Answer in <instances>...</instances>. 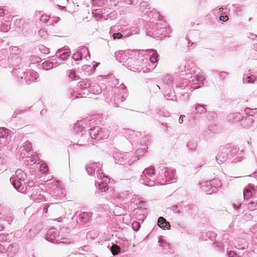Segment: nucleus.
<instances>
[{
    "instance_id": "16",
    "label": "nucleus",
    "mask_w": 257,
    "mask_h": 257,
    "mask_svg": "<svg viewBox=\"0 0 257 257\" xmlns=\"http://www.w3.org/2000/svg\"><path fill=\"white\" fill-rule=\"evenodd\" d=\"M109 181V179L103 174L95 181V185H97L98 188L102 192H105L108 189Z\"/></svg>"
},
{
    "instance_id": "5",
    "label": "nucleus",
    "mask_w": 257,
    "mask_h": 257,
    "mask_svg": "<svg viewBox=\"0 0 257 257\" xmlns=\"http://www.w3.org/2000/svg\"><path fill=\"white\" fill-rule=\"evenodd\" d=\"M27 178L26 174L22 170L18 169L15 172V175L10 178V182L14 187L19 192H26V189L22 182H24Z\"/></svg>"
},
{
    "instance_id": "27",
    "label": "nucleus",
    "mask_w": 257,
    "mask_h": 257,
    "mask_svg": "<svg viewBox=\"0 0 257 257\" xmlns=\"http://www.w3.org/2000/svg\"><path fill=\"white\" fill-rule=\"evenodd\" d=\"M159 245L163 248L165 253L171 252L172 248L169 243L167 242L161 236L159 238Z\"/></svg>"
},
{
    "instance_id": "23",
    "label": "nucleus",
    "mask_w": 257,
    "mask_h": 257,
    "mask_svg": "<svg viewBox=\"0 0 257 257\" xmlns=\"http://www.w3.org/2000/svg\"><path fill=\"white\" fill-rule=\"evenodd\" d=\"M242 116L243 115L240 112L231 113L228 115L227 119L229 121L232 123H240Z\"/></svg>"
},
{
    "instance_id": "20",
    "label": "nucleus",
    "mask_w": 257,
    "mask_h": 257,
    "mask_svg": "<svg viewBox=\"0 0 257 257\" xmlns=\"http://www.w3.org/2000/svg\"><path fill=\"white\" fill-rule=\"evenodd\" d=\"M200 187L202 190L206 194H211L215 192V187H213L209 181H205L200 183Z\"/></svg>"
},
{
    "instance_id": "36",
    "label": "nucleus",
    "mask_w": 257,
    "mask_h": 257,
    "mask_svg": "<svg viewBox=\"0 0 257 257\" xmlns=\"http://www.w3.org/2000/svg\"><path fill=\"white\" fill-rule=\"evenodd\" d=\"M252 191H253L252 189L249 187V185L244 189L243 196L244 199L247 200L250 198L252 195Z\"/></svg>"
},
{
    "instance_id": "56",
    "label": "nucleus",
    "mask_w": 257,
    "mask_h": 257,
    "mask_svg": "<svg viewBox=\"0 0 257 257\" xmlns=\"http://www.w3.org/2000/svg\"><path fill=\"white\" fill-rule=\"evenodd\" d=\"M35 186H38L37 185H34V183L32 181H29L28 182L27 186H24L25 187V189H26V191H28V192H30L32 191V189L34 188Z\"/></svg>"
},
{
    "instance_id": "47",
    "label": "nucleus",
    "mask_w": 257,
    "mask_h": 257,
    "mask_svg": "<svg viewBox=\"0 0 257 257\" xmlns=\"http://www.w3.org/2000/svg\"><path fill=\"white\" fill-rule=\"evenodd\" d=\"M257 112V108L251 109L249 107H246L244 109L245 115L250 116L253 117V115Z\"/></svg>"
},
{
    "instance_id": "53",
    "label": "nucleus",
    "mask_w": 257,
    "mask_h": 257,
    "mask_svg": "<svg viewBox=\"0 0 257 257\" xmlns=\"http://www.w3.org/2000/svg\"><path fill=\"white\" fill-rule=\"evenodd\" d=\"M197 144L195 141H190L187 144V147L189 150H194L196 149Z\"/></svg>"
},
{
    "instance_id": "25",
    "label": "nucleus",
    "mask_w": 257,
    "mask_h": 257,
    "mask_svg": "<svg viewBox=\"0 0 257 257\" xmlns=\"http://www.w3.org/2000/svg\"><path fill=\"white\" fill-rule=\"evenodd\" d=\"M234 246L238 250L245 249L247 248L248 244L246 240L243 238L238 237L235 240Z\"/></svg>"
},
{
    "instance_id": "3",
    "label": "nucleus",
    "mask_w": 257,
    "mask_h": 257,
    "mask_svg": "<svg viewBox=\"0 0 257 257\" xmlns=\"http://www.w3.org/2000/svg\"><path fill=\"white\" fill-rule=\"evenodd\" d=\"M152 28L147 31V34L154 38H162L168 36L171 33V29L167 23L160 21L156 24H152Z\"/></svg>"
},
{
    "instance_id": "45",
    "label": "nucleus",
    "mask_w": 257,
    "mask_h": 257,
    "mask_svg": "<svg viewBox=\"0 0 257 257\" xmlns=\"http://www.w3.org/2000/svg\"><path fill=\"white\" fill-rule=\"evenodd\" d=\"M213 187H215V191H216L218 187H221L222 185L221 181L220 179L217 178L213 179L209 181Z\"/></svg>"
},
{
    "instance_id": "11",
    "label": "nucleus",
    "mask_w": 257,
    "mask_h": 257,
    "mask_svg": "<svg viewBox=\"0 0 257 257\" xmlns=\"http://www.w3.org/2000/svg\"><path fill=\"white\" fill-rule=\"evenodd\" d=\"M91 140H100L107 139L109 135V132L107 128H100L95 126L91 128Z\"/></svg>"
},
{
    "instance_id": "21",
    "label": "nucleus",
    "mask_w": 257,
    "mask_h": 257,
    "mask_svg": "<svg viewBox=\"0 0 257 257\" xmlns=\"http://www.w3.org/2000/svg\"><path fill=\"white\" fill-rule=\"evenodd\" d=\"M254 119L253 117L243 115L241 119L240 125L245 128H249L252 126Z\"/></svg>"
},
{
    "instance_id": "14",
    "label": "nucleus",
    "mask_w": 257,
    "mask_h": 257,
    "mask_svg": "<svg viewBox=\"0 0 257 257\" xmlns=\"http://www.w3.org/2000/svg\"><path fill=\"white\" fill-rule=\"evenodd\" d=\"M31 192V199L34 202L39 203L45 200L44 192L39 186H35Z\"/></svg>"
},
{
    "instance_id": "59",
    "label": "nucleus",
    "mask_w": 257,
    "mask_h": 257,
    "mask_svg": "<svg viewBox=\"0 0 257 257\" xmlns=\"http://www.w3.org/2000/svg\"><path fill=\"white\" fill-rule=\"evenodd\" d=\"M82 54L80 53L78 51L74 53L72 55V58L75 61H79L82 59Z\"/></svg>"
},
{
    "instance_id": "40",
    "label": "nucleus",
    "mask_w": 257,
    "mask_h": 257,
    "mask_svg": "<svg viewBox=\"0 0 257 257\" xmlns=\"http://www.w3.org/2000/svg\"><path fill=\"white\" fill-rule=\"evenodd\" d=\"M250 71H248V73L246 74H244L243 77V82L244 83H253L255 80H253V77L250 75Z\"/></svg>"
},
{
    "instance_id": "62",
    "label": "nucleus",
    "mask_w": 257,
    "mask_h": 257,
    "mask_svg": "<svg viewBox=\"0 0 257 257\" xmlns=\"http://www.w3.org/2000/svg\"><path fill=\"white\" fill-rule=\"evenodd\" d=\"M248 208L251 210L257 209V202L250 201L248 205Z\"/></svg>"
},
{
    "instance_id": "33",
    "label": "nucleus",
    "mask_w": 257,
    "mask_h": 257,
    "mask_svg": "<svg viewBox=\"0 0 257 257\" xmlns=\"http://www.w3.org/2000/svg\"><path fill=\"white\" fill-rule=\"evenodd\" d=\"M169 89H165V97L168 100H174L176 99V96L174 90L168 92Z\"/></svg>"
},
{
    "instance_id": "30",
    "label": "nucleus",
    "mask_w": 257,
    "mask_h": 257,
    "mask_svg": "<svg viewBox=\"0 0 257 257\" xmlns=\"http://www.w3.org/2000/svg\"><path fill=\"white\" fill-rule=\"evenodd\" d=\"M39 161V157L36 155H32V154L26 158L25 161L26 164L32 165Z\"/></svg>"
},
{
    "instance_id": "43",
    "label": "nucleus",
    "mask_w": 257,
    "mask_h": 257,
    "mask_svg": "<svg viewBox=\"0 0 257 257\" xmlns=\"http://www.w3.org/2000/svg\"><path fill=\"white\" fill-rule=\"evenodd\" d=\"M89 216L90 214L89 213L84 212L79 214L78 216V219L80 221L85 222L88 220Z\"/></svg>"
},
{
    "instance_id": "6",
    "label": "nucleus",
    "mask_w": 257,
    "mask_h": 257,
    "mask_svg": "<svg viewBox=\"0 0 257 257\" xmlns=\"http://www.w3.org/2000/svg\"><path fill=\"white\" fill-rule=\"evenodd\" d=\"M141 181L142 183L150 187L154 186L158 184L157 182V177L153 166H150L144 170L141 176Z\"/></svg>"
},
{
    "instance_id": "60",
    "label": "nucleus",
    "mask_w": 257,
    "mask_h": 257,
    "mask_svg": "<svg viewBox=\"0 0 257 257\" xmlns=\"http://www.w3.org/2000/svg\"><path fill=\"white\" fill-rule=\"evenodd\" d=\"M146 14H148L149 17L154 19V18H158L160 16V15L158 13H156V11H154V12L153 11H151L150 12H149L148 11H147L146 12Z\"/></svg>"
},
{
    "instance_id": "38",
    "label": "nucleus",
    "mask_w": 257,
    "mask_h": 257,
    "mask_svg": "<svg viewBox=\"0 0 257 257\" xmlns=\"http://www.w3.org/2000/svg\"><path fill=\"white\" fill-rule=\"evenodd\" d=\"M148 60L151 63L156 64V63H157L158 61V54L156 51H152V54L150 55Z\"/></svg>"
},
{
    "instance_id": "39",
    "label": "nucleus",
    "mask_w": 257,
    "mask_h": 257,
    "mask_svg": "<svg viewBox=\"0 0 257 257\" xmlns=\"http://www.w3.org/2000/svg\"><path fill=\"white\" fill-rule=\"evenodd\" d=\"M10 29L11 26L8 22H0V32L4 33L7 32Z\"/></svg>"
},
{
    "instance_id": "64",
    "label": "nucleus",
    "mask_w": 257,
    "mask_h": 257,
    "mask_svg": "<svg viewBox=\"0 0 257 257\" xmlns=\"http://www.w3.org/2000/svg\"><path fill=\"white\" fill-rule=\"evenodd\" d=\"M40 170L42 173H46L48 171V167L46 164H42L40 166Z\"/></svg>"
},
{
    "instance_id": "35",
    "label": "nucleus",
    "mask_w": 257,
    "mask_h": 257,
    "mask_svg": "<svg viewBox=\"0 0 257 257\" xmlns=\"http://www.w3.org/2000/svg\"><path fill=\"white\" fill-rule=\"evenodd\" d=\"M144 65L145 68H147L146 72L152 71L156 66V64L151 63L148 58L144 59Z\"/></svg>"
},
{
    "instance_id": "46",
    "label": "nucleus",
    "mask_w": 257,
    "mask_h": 257,
    "mask_svg": "<svg viewBox=\"0 0 257 257\" xmlns=\"http://www.w3.org/2000/svg\"><path fill=\"white\" fill-rule=\"evenodd\" d=\"M122 27H119L117 25L113 26L110 28L109 34L111 35L113 34L118 33L119 32H123Z\"/></svg>"
},
{
    "instance_id": "18",
    "label": "nucleus",
    "mask_w": 257,
    "mask_h": 257,
    "mask_svg": "<svg viewBox=\"0 0 257 257\" xmlns=\"http://www.w3.org/2000/svg\"><path fill=\"white\" fill-rule=\"evenodd\" d=\"M147 213L146 209L145 208H142L141 206L140 208L134 209L133 215L135 216L137 220L143 222L146 217Z\"/></svg>"
},
{
    "instance_id": "32",
    "label": "nucleus",
    "mask_w": 257,
    "mask_h": 257,
    "mask_svg": "<svg viewBox=\"0 0 257 257\" xmlns=\"http://www.w3.org/2000/svg\"><path fill=\"white\" fill-rule=\"evenodd\" d=\"M115 56L116 57V59L119 62H123V60L125 59L126 56L125 53L123 51H119L115 53Z\"/></svg>"
},
{
    "instance_id": "8",
    "label": "nucleus",
    "mask_w": 257,
    "mask_h": 257,
    "mask_svg": "<svg viewBox=\"0 0 257 257\" xmlns=\"http://www.w3.org/2000/svg\"><path fill=\"white\" fill-rule=\"evenodd\" d=\"M141 64L144 65V59L139 58L136 61L135 59L131 57L127 58L123 65L133 71L146 73L147 68L141 67Z\"/></svg>"
},
{
    "instance_id": "48",
    "label": "nucleus",
    "mask_w": 257,
    "mask_h": 257,
    "mask_svg": "<svg viewBox=\"0 0 257 257\" xmlns=\"http://www.w3.org/2000/svg\"><path fill=\"white\" fill-rule=\"evenodd\" d=\"M172 210L175 213H181L183 210L182 205L180 203L173 205Z\"/></svg>"
},
{
    "instance_id": "31",
    "label": "nucleus",
    "mask_w": 257,
    "mask_h": 257,
    "mask_svg": "<svg viewBox=\"0 0 257 257\" xmlns=\"http://www.w3.org/2000/svg\"><path fill=\"white\" fill-rule=\"evenodd\" d=\"M216 234L211 231H208L206 233H202L201 235V238L202 240H207V239H213L215 237Z\"/></svg>"
},
{
    "instance_id": "24",
    "label": "nucleus",
    "mask_w": 257,
    "mask_h": 257,
    "mask_svg": "<svg viewBox=\"0 0 257 257\" xmlns=\"http://www.w3.org/2000/svg\"><path fill=\"white\" fill-rule=\"evenodd\" d=\"M59 232L54 228H51L49 229L45 236V238L52 242L54 243L55 238L58 236Z\"/></svg>"
},
{
    "instance_id": "19",
    "label": "nucleus",
    "mask_w": 257,
    "mask_h": 257,
    "mask_svg": "<svg viewBox=\"0 0 257 257\" xmlns=\"http://www.w3.org/2000/svg\"><path fill=\"white\" fill-rule=\"evenodd\" d=\"M95 11V12H92V14H93L94 17L96 19L98 20L101 18H104L106 20L108 18H111L112 17H114L115 15V13L114 12H113L112 13H110L108 15H107V18L105 17V16L104 15L105 12L103 11H105V10L102 9H94L93 10V11Z\"/></svg>"
},
{
    "instance_id": "9",
    "label": "nucleus",
    "mask_w": 257,
    "mask_h": 257,
    "mask_svg": "<svg viewBox=\"0 0 257 257\" xmlns=\"http://www.w3.org/2000/svg\"><path fill=\"white\" fill-rule=\"evenodd\" d=\"M48 185H50V188L51 189L50 193L54 198L59 199L65 196V191L62 187L60 182L57 180H53L48 182Z\"/></svg>"
},
{
    "instance_id": "13",
    "label": "nucleus",
    "mask_w": 257,
    "mask_h": 257,
    "mask_svg": "<svg viewBox=\"0 0 257 257\" xmlns=\"http://www.w3.org/2000/svg\"><path fill=\"white\" fill-rule=\"evenodd\" d=\"M101 166L99 163H90L86 166V170L88 175L98 178L103 174Z\"/></svg>"
},
{
    "instance_id": "55",
    "label": "nucleus",
    "mask_w": 257,
    "mask_h": 257,
    "mask_svg": "<svg viewBox=\"0 0 257 257\" xmlns=\"http://www.w3.org/2000/svg\"><path fill=\"white\" fill-rule=\"evenodd\" d=\"M32 154V152H29V151H19V156L20 158H28V157Z\"/></svg>"
},
{
    "instance_id": "29",
    "label": "nucleus",
    "mask_w": 257,
    "mask_h": 257,
    "mask_svg": "<svg viewBox=\"0 0 257 257\" xmlns=\"http://www.w3.org/2000/svg\"><path fill=\"white\" fill-rule=\"evenodd\" d=\"M88 91H89L90 93L95 94H100L102 90L101 87L98 84L93 83L91 85L90 84Z\"/></svg>"
},
{
    "instance_id": "4",
    "label": "nucleus",
    "mask_w": 257,
    "mask_h": 257,
    "mask_svg": "<svg viewBox=\"0 0 257 257\" xmlns=\"http://www.w3.org/2000/svg\"><path fill=\"white\" fill-rule=\"evenodd\" d=\"M176 170L165 166L160 167L157 177V182L160 185H164L167 182L177 179Z\"/></svg>"
},
{
    "instance_id": "42",
    "label": "nucleus",
    "mask_w": 257,
    "mask_h": 257,
    "mask_svg": "<svg viewBox=\"0 0 257 257\" xmlns=\"http://www.w3.org/2000/svg\"><path fill=\"white\" fill-rule=\"evenodd\" d=\"M195 109L197 112L200 114H204L206 112L205 105L199 103L195 105Z\"/></svg>"
},
{
    "instance_id": "54",
    "label": "nucleus",
    "mask_w": 257,
    "mask_h": 257,
    "mask_svg": "<svg viewBox=\"0 0 257 257\" xmlns=\"http://www.w3.org/2000/svg\"><path fill=\"white\" fill-rule=\"evenodd\" d=\"M42 67L46 70H49L53 67V63L50 61H45L43 63Z\"/></svg>"
},
{
    "instance_id": "2",
    "label": "nucleus",
    "mask_w": 257,
    "mask_h": 257,
    "mask_svg": "<svg viewBox=\"0 0 257 257\" xmlns=\"http://www.w3.org/2000/svg\"><path fill=\"white\" fill-rule=\"evenodd\" d=\"M90 120L86 118L84 120H81L78 121L74 126V131L76 133H82L81 137L78 141L79 144L73 145V146H81L87 144H93V140H91V129H90L89 132L85 130V126H84L88 124V122Z\"/></svg>"
},
{
    "instance_id": "22",
    "label": "nucleus",
    "mask_w": 257,
    "mask_h": 257,
    "mask_svg": "<svg viewBox=\"0 0 257 257\" xmlns=\"http://www.w3.org/2000/svg\"><path fill=\"white\" fill-rule=\"evenodd\" d=\"M163 81L164 83L163 88L164 89H169L171 86L173 88L175 87L174 84L175 83L174 82L173 77L171 75H167L164 77Z\"/></svg>"
},
{
    "instance_id": "50",
    "label": "nucleus",
    "mask_w": 257,
    "mask_h": 257,
    "mask_svg": "<svg viewBox=\"0 0 257 257\" xmlns=\"http://www.w3.org/2000/svg\"><path fill=\"white\" fill-rule=\"evenodd\" d=\"M174 84L176 88L180 87L181 89H185L188 86V81L183 80L182 82H176Z\"/></svg>"
},
{
    "instance_id": "12",
    "label": "nucleus",
    "mask_w": 257,
    "mask_h": 257,
    "mask_svg": "<svg viewBox=\"0 0 257 257\" xmlns=\"http://www.w3.org/2000/svg\"><path fill=\"white\" fill-rule=\"evenodd\" d=\"M136 199L138 197V195H133L132 193L128 192V191H123L120 192H117L114 194L113 196V199L118 203H125L130 199L131 202H133V199Z\"/></svg>"
},
{
    "instance_id": "44",
    "label": "nucleus",
    "mask_w": 257,
    "mask_h": 257,
    "mask_svg": "<svg viewBox=\"0 0 257 257\" xmlns=\"http://www.w3.org/2000/svg\"><path fill=\"white\" fill-rule=\"evenodd\" d=\"M20 150L29 151V152H32V146L31 143L28 141H26L24 145L20 148Z\"/></svg>"
},
{
    "instance_id": "1",
    "label": "nucleus",
    "mask_w": 257,
    "mask_h": 257,
    "mask_svg": "<svg viewBox=\"0 0 257 257\" xmlns=\"http://www.w3.org/2000/svg\"><path fill=\"white\" fill-rule=\"evenodd\" d=\"M243 153L242 150L235 147H224L217 154L216 160L219 164L228 161L229 162H237L242 160Z\"/></svg>"
},
{
    "instance_id": "49",
    "label": "nucleus",
    "mask_w": 257,
    "mask_h": 257,
    "mask_svg": "<svg viewBox=\"0 0 257 257\" xmlns=\"http://www.w3.org/2000/svg\"><path fill=\"white\" fill-rule=\"evenodd\" d=\"M50 17L46 14L43 15L41 18V22L47 24V25H51L52 24L51 21H50Z\"/></svg>"
},
{
    "instance_id": "61",
    "label": "nucleus",
    "mask_w": 257,
    "mask_h": 257,
    "mask_svg": "<svg viewBox=\"0 0 257 257\" xmlns=\"http://www.w3.org/2000/svg\"><path fill=\"white\" fill-rule=\"evenodd\" d=\"M30 60L31 63L32 64H35V63H39V62H40L41 61L40 58H39V57H38L37 56H32L30 58Z\"/></svg>"
},
{
    "instance_id": "52",
    "label": "nucleus",
    "mask_w": 257,
    "mask_h": 257,
    "mask_svg": "<svg viewBox=\"0 0 257 257\" xmlns=\"http://www.w3.org/2000/svg\"><path fill=\"white\" fill-rule=\"evenodd\" d=\"M9 130L5 127H0V138L5 139L9 134Z\"/></svg>"
},
{
    "instance_id": "37",
    "label": "nucleus",
    "mask_w": 257,
    "mask_h": 257,
    "mask_svg": "<svg viewBox=\"0 0 257 257\" xmlns=\"http://www.w3.org/2000/svg\"><path fill=\"white\" fill-rule=\"evenodd\" d=\"M90 83L88 81L83 80L80 81L78 84V87L80 88L82 90H85L86 89L90 88Z\"/></svg>"
},
{
    "instance_id": "58",
    "label": "nucleus",
    "mask_w": 257,
    "mask_h": 257,
    "mask_svg": "<svg viewBox=\"0 0 257 257\" xmlns=\"http://www.w3.org/2000/svg\"><path fill=\"white\" fill-rule=\"evenodd\" d=\"M57 204L55 203H48L46 204L43 208V211L45 213H47L48 211V208H50V210L53 209V207L55 205H57Z\"/></svg>"
},
{
    "instance_id": "15",
    "label": "nucleus",
    "mask_w": 257,
    "mask_h": 257,
    "mask_svg": "<svg viewBox=\"0 0 257 257\" xmlns=\"http://www.w3.org/2000/svg\"><path fill=\"white\" fill-rule=\"evenodd\" d=\"M0 219L8 222L9 224L13 221L14 217L9 207L0 205Z\"/></svg>"
},
{
    "instance_id": "63",
    "label": "nucleus",
    "mask_w": 257,
    "mask_h": 257,
    "mask_svg": "<svg viewBox=\"0 0 257 257\" xmlns=\"http://www.w3.org/2000/svg\"><path fill=\"white\" fill-rule=\"evenodd\" d=\"M123 134L125 137H128L129 138H132L134 134V131L127 129L124 131Z\"/></svg>"
},
{
    "instance_id": "26",
    "label": "nucleus",
    "mask_w": 257,
    "mask_h": 257,
    "mask_svg": "<svg viewBox=\"0 0 257 257\" xmlns=\"http://www.w3.org/2000/svg\"><path fill=\"white\" fill-rule=\"evenodd\" d=\"M18 252V248L16 246L13 244L10 245L6 251V253L2 255V257H13Z\"/></svg>"
},
{
    "instance_id": "41",
    "label": "nucleus",
    "mask_w": 257,
    "mask_h": 257,
    "mask_svg": "<svg viewBox=\"0 0 257 257\" xmlns=\"http://www.w3.org/2000/svg\"><path fill=\"white\" fill-rule=\"evenodd\" d=\"M78 51L80 53L82 54V57H84L87 60L90 58V54L87 48L84 47Z\"/></svg>"
},
{
    "instance_id": "57",
    "label": "nucleus",
    "mask_w": 257,
    "mask_h": 257,
    "mask_svg": "<svg viewBox=\"0 0 257 257\" xmlns=\"http://www.w3.org/2000/svg\"><path fill=\"white\" fill-rule=\"evenodd\" d=\"M189 98V94L187 92H185L181 95L179 98L180 101L182 102H187Z\"/></svg>"
},
{
    "instance_id": "34",
    "label": "nucleus",
    "mask_w": 257,
    "mask_h": 257,
    "mask_svg": "<svg viewBox=\"0 0 257 257\" xmlns=\"http://www.w3.org/2000/svg\"><path fill=\"white\" fill-rule=\"evenodd\" d=\"M38 233V231L36 228L32 227L27 232L26 234V238L28 239H31L36 236Z\"/></svg>"
},
{
    "instance_id": "51",
    "label": "nucleus",
    "mask_w": 257,
    "mask_h": 257,
    "mask_svg": "<svg viewBox=\"0 0 257 257\" xmlns=\"http://www.w3.org/2000/svg\"><path fill=\"white\" fill-rule=\"evenodd\" d=\"M110 250H111V253L115 255L120 252V248L117 245L113 244L110 247Z\"/></svg>"
},
{
    "instance_id": "10",
    "label": "nucleus",
    "mask_w": 257,
    "mask_h": 257,
    "mask_svg": "<svg viewBox=\"0 0 257 257\" xmlns=\"http://www.w3.org/2000/svg\"><path fill=\"white\" fill-rule=\"evenodd\" d=\"M115 94L113 97L111 102L115 104V106H119V104L123 102L127 95L126 87L123 84H121L119 87H117L114 90Z\"/></svg>"
},
{
    "instance_id": "7",
    "label": "nucleus",
    "mask_w": 257,
    "mask_h": 257,
    "mask_svg": "<svg viewBox=\"0 0 257 257\" xmlns=\"http://www.w3.org/2000/svg\"><path fill=\"white\" fill-rule=\"evenodd\" d=\"M115 163L125 166L131 165L134 162L139 159L137 156L132 155L131 153H121L116 152L113 154Z\"/></svg>"
},
{
    "instance_id": "28",
    "label": "nucleus",
    "mask_w": 257,
    "mask_h": 257,
    "mask_svg": "<svg viewBox=\"0 0 257 257\" xmlns=\"http://www.w3.org/2000/svg\"><path fill=\"white\" fill-rule=\"evenodd\" d=\"M158 225L163 229L167 228L169 229L170 228L171 226L170 223L163 217H160L159 218L158 220Z\"/></svg>"
},
{
    "instance_id": "17",
    "label": "nucleus",
    "mask_w": 257,
    "mask_h": 257,
    "mask_svg": "<svg viewBox=\"0 0 257 257\" xmlns=\"http://www.w3.org/2000/svg\"><path fill=\"white\" fill-rule=\"evenodd\" d=\"M17 77L25 80L26 82H33L36 80L38 77V74L33 70H30L26 73H24L22 75L17 76Z\"/></svg>"
}]
</instances>
